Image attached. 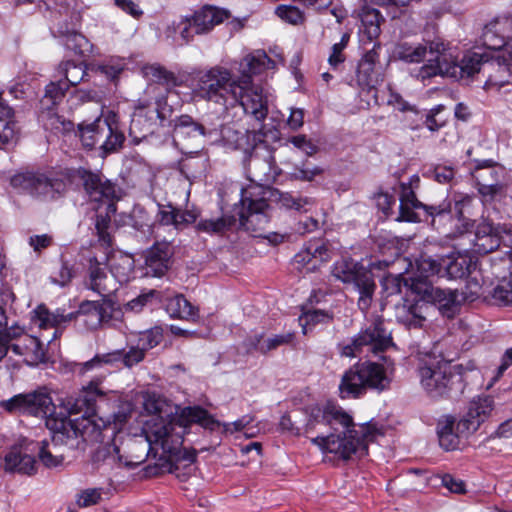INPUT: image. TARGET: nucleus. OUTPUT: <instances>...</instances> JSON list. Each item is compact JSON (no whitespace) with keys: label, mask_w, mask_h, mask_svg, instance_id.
Returning a JSON list of instances; mask_svg holds the SVG:
<instances>
[{"label":"nucleus","mask_w":512,"mask_h":512,"mask_svg":"<svg viewBox=\"0 0 512 512\" xmlns=\"http://www.w3.org/2000/svg\"><path fill=\"white\" fill-rule=\"evenodd\" d=\"M110 372L106 369L80 393L61 397L57 404L47 393L35 391L15 395L2 401L1 406L8 412L44 418L46 427L53 433V448L56 440L81 437L84 441H98L106 422L95 413L96 397L104 394L99 385Z\"/></svg>","instance_id":"f257e3e1"},{"label":"nucleus","mask_w":512,"mask_h":512,"mask_svg":"<svg viewBox=\"0 0 512 512\" xmlns=\"http://www.w3.org/2000/svg\"><path fill=\"white\" fill-rule=\"evenodd\" d=\"M191 424H198L213 431L219 424L207 410L200 406L185 407L177 419L153 417L145 422L143 435L130 439V468L143 463L150 455L169 465V471L178 464L191 465L197 452L182 447L183 437Z\"/></svg>","instance_id":"f03ea898"},{"label":"nucleus","mask_w":512,"mask_h":512,"mask_svg":"<svg viewBox=\"0 0 512 512\" xmlns=\"http://www.w3.org/2000/svg\"><path fill=\"white\" fill-rule=\"evenodd\" d=\"M501 38L497 43L490 44L495 36L492 32L485 33V43L495 52L479 53L467 52L460 62L449 60L442 53L438 55V63H430L421 71V76L434 77L437 75L450 77L468 84L476 75L486 78L484 87L486 89L501 88L512 82V16L506 17L499 23Z\"/></svg>","instance_id":"7ed1b4c3"},{"label":"nucleus","mask_w":512,"mask_h":512,"mask_svg":"<svg viewBox=\"0 0 512 512\" xmlns=\"http://www.w3.org/2000/svg\"><path fill=\"white\" fill-rule=\"evenodd\" d=\"M304 433L314 434L311 442L322 451L334 453L343 459L353 454L360 457L368 452V444L383 435L376 423L361 424L356 429L352 417L341 407L327 403L304 409Z\"/></svg>","instance_id":"20e7f679"},{"label":"nucleus","mask_w":512,"mask_h":512,"mask_svg":"<svg viewBox=\"0 0 512 512\" xmlns=\"http://www.w3.org/2000/svg\"><path fill=\"white\" fill-rule=\"evenodd\" d=\"M84 188L88 195L90 209L95 211V230L98 236L96 246L102 250L103 255L89 258L90 288H99L102 280L106 278L105 265L112 252V238L108 233L111 216L116 212L114 185L103 180L98 174L85 172L82 176Z\"/></svg>","instance_id":"39448f33"},{"label":"nucleus","mask_w":512,"mask_h":512,"mask_svg":"<svg viewBox=\"0 0 512 512\" xmlns=\"http://www.w3.org/2000/svg\"><path fill=\"white\" fill-rule=\"evenodd\" d=\"M126 307L127 305L121 307L110 297L101 301H84L77 312L67 314L60 309L50 312L45 306L40 305L34 310L33 321L40 329H55L52 338L48 340L51 342L61 333V327L76 318H81L82 323L90 330L98 328L102 323H110L117 327L123 323V309Z\"/></svg>","instance_id":"423d86ee"},{"label":"nucleus","mask_w":512,"mask_h":512,"mask_svg":"<svg viewBox=\"0 0 512 512\" xmlns=\"http://www.w3.org/2000/svg\"><path fill=\"white\" fill-rule=\"evenodd\" d=\"M477 291L470 290H406L403 297V308L412 316L410 325L421 327L425 317L422 315L429 308V303L434 305L440 314L447 318H453L460 312L465 302L477 300Z\"/></svg>","instance_id":"0eeeda50"},{"label":"nucleus","mask_w":512,"mask_h":512,"mask_svg":"<svg viewBox=\"0 0 512 512\" xmlns=\"http://www.w3.org/2000/svg\"><path fill=\"white\" fill-rule=\"evenodd\" d=\"M239 81L223 66L199 70L193 77V91L202 100L222 107L224 111L236 107Z\"/></svg>","instance_id":"6e6552de"},{"label":"nucleus","mask_w":512,"mask_h":512,"mask_svg":"<svg viewBox=\"0 0 512 512\" xmlns=\"http://www.w3.org/2000/svg\"><path fill=\"white\" fill-rule=\"evenodd\" d=\"M418 376L422 388L434 399L457 397L465 388L462 373L444 359L423 360L418 367Z\"/></svg>","instance_id":"1a4fd4ad"},{"label":"nucleus","mask_w":512,"mask_h":512,"mask_svg":"<svg viewBox=\"0 0 512 512\" xmlns=\"http://www.w3.org/2000/svg\"><path fill=\"white\" fill-rule=\"evenodd\" d=\"M400 264L405 266V271L382 276L380 279L382 288H418V285L432 288L433 283L429 278L440 274L442 270L440 255H435V257L421 255L415 260V265L408 259L399 257L392 263V266Z\"/></svg>","instance_id":"9d476101"},{"label":"nucleus","mask_w":512,"mask_h":512,"mask_svg":"<svg viewBox=\"0 0 512 512\" xmlns=\"http://www.w3.org/2000/svg\"><path fill=\"white\" fill-rule=\"evenodd\" d=\"M389 385L390 379L384 367L376 362L365 361L353 365L343 374L339 395L342 399H355L363 396L368 389L381 392Z\"/></svg>","instance_id":"9b49d317"},{"label":"nucleus","mask_w":512,"mask_h":512,"mask_svg":"<svg viewBox=\"0 0 512 512\" xmlns=\"http://www.w3.org/2000/svg\"><path fill=\"white\" fill-rule=\"evenodd\" d=\"M399 212L397 221L419 222L431 218V224L452 219V200L445 198L438 204H424L419 201L415 189L409 185H400Z\"/></svg>","instance_id":"f8f14e48"},{"label":"nucleus","mask_w":512,"mask_h":512,"mask_svg":"<svg viewBox=\"0 0 512 512\" xmlns=\"http://www.w3.org/2000/svg\"><path fill=\"white\" fill-rule=\"evenodd\" d=\"M156 87H148L146 96L139 99L134 106V112L130 119V136L136 132L143 133V137L151 134L164 122L172 113V107L167 103L165 95L148 97V94H155Z\"/></svg>","instance_id":"ddd939ff"},{"label":"nucleus","mask_w":512,"mask_h":512,"mask_svg":"<svg viewBox=\"0 0 512 512\" xmlns=\"http://www.w3.org/2000/svg\"><path fill=\"white\" fill-rule=\"evenodd\" d=\"M388 266V262L378 261L371 263L367 269L351 258H342L333 265L332 277L343 284H352L354 288H376L374 278L380 280L383 275H376L375 271L380 272Z\"/></svg>","instance_id":"4468645a"},{"label":"nucleus","mask_w":512,"mask_h":512,"mask_svg":"<svg viewBox=\"0 0 512 512\" xmlns=\"http://www.w3.org/2000/svg\"><path fill=\"white\" fill-rule=\"evenodd\" d=\"M392 344L391 333L385 328L384 321L378 318L364 331L360 332L350 344L342 346L341 355L356 357L358 353L363 351L364 347H367V351L378 354Z\"/></svg>","instance_id":"2eb2a0df"},{"label":"nucleus","mask_w":512,"mask_h":512,"mask_svg":"<svg viewBox=\"0 0 512 512\" xmlns=\"http://www.w3.org/2000/svg\"><path fill=\"white\" fill-rule=\"evenodd\" d=\"M255 190L256 188L241 189L239 224L247 231L260 233L269 222L267 214L269 205L264 197L256 196Z\"/></svg>","instance_id":"dca6fc26"},{"label":"nucleus","mask_w":512,"mask_h":512,"mask_svg":"<svg viewBox=\"0 0 512 512\" xmlns=\"http://www.w3.org/2000/svg\"><path fill=\"white\" fill-rule=\"evenodd\" d=\"M230 12L213 5H205L195 11L190 17H186L179 24L180 36L186 42L193 39L194 35L207 34L213 28L229 19Z\"/></svg>","instance_id":"f3484780"},{"label":"nucleus","mask_w":512,"mask_h":512,"mask_svg":"<svg viewBox=\"0 0 512 512\" xmlns=\"http://www.w3.org/2000/svg\"><path fill=\"white\" fill-rule=\"evenodd\" d=\"M10 183L16 189L45 199H54L65 190V183L61 179L51 178L43 173H19L11 178Z\"/></svg>","instance_id":"a211bd4d"},{"label":"nucleus","mask_w":512,"mask_h":512,"mask_svg":"<svg viewBox=\"0 0 512 512\" xmlns=\"http://www.w3.org/2000/svg\"><path fill=\"white\" fill-rule=\"evenodd\" d=\"M471 251L476 254L485 255L495 251L500 243L512 249V226L493 224L487 220L480 222L475 230Z\"/></svg>","instance_id":"6ab92c4d"},{"label":"nucleus","mask_w":512,"mask_h":512,"mask_svg":"<svg viewBox=\"0 0 512 512\" xmlns=\"http://www.w3.org/2000/svg\"><path fill=\"white\" fill-rule=\"evenodd\" d=\"M428 51L432 57L428 60V62L425 65H423L418 70V73L416 74L417 78L425 80L428 79L429 77L423 78L420 75L422 69L429 65L430 63H438V55L442 56V53H444L449 60H454L452 58V55L447 53V48L443 41L436 39L425 44L419 43L417 45H413L407 42L400 43L399 45H397L395 49V55L399 60L404 61L406 63H419L424 60Z\"/></svg>","instance_id":"aec40b11"},{"label":"nucleus","mask_w":512,"mask_h":512,"mask_svg":"<svg viewBox=\"0 0 512 512\" xmlns=\"http://www.w3.org/2000/svg\"><path fill=\"white\" fill-rule=\"evenodd\" d=\"M237 104L246 114L263 122L268 114L269 93L261 85L239 83L236 90Z\"/></svg>","instance_id":"412c9836"},{"label":"nucleus","mask_w":512,"mask_h":512,"mask_svg":"<svg viewBox=\"0 0 512 512\" xmlns=\"http://www.w3.org/2000/svg\"><path fill=\"white\" fill-rule=\"evenodd\" d=\"M38 443L26 438L20 439L4 457L3 468L7 472L31 476L36 473V459L33 456Z\"/></svg>","instance_id":"4be33fe9"},{"label":"nucleus","mask_w":512,"mask_h":512,"mask_svg":"<svg viewBox=\"0 0 512 512\" xmlns=\"http://www.w3.org/2000/svg\"><path fill=\"white\" fill-rule=\"evenodd\" d=\"M494 401L490 396H479L474 398L468 405L466 413L458 420H455L456 430L468 437L475 433L480 425L488 418L493 410Z\"/></svg>","instance_id":"5701e85b"},{"label":"nucleus","mask_w":512,"mask_h":512,"mask_svg":"<svg viewBox=\"0 0 512 512\" xmlns=\"http://www.w3.org/2000/svg\"><path fill=\"white\" fill-rule=\"evenodd\" d=\"M504 170L492 160L478 161L472 177L475 179L478 191L484 198L493 199L503 188Z\"/></svg>","instance_id":"b1692460"},{"label":"nucleus","mask_w":512,"mask_h":512,"mask_svg":"<svg viewBox=\"0 0 512 512\" xmlns=\"http://www.w3.org/2000/svg\"><path fill=\"white\" fill-rule=\"evenodd\" d=\"M362 48L365 52L358 63L356 82L363 91L373 92L379 82L380 72L377 63L379 61L378 50L381 45L374 43L371 48L367 46H362Z\"/></svg>","instance_id":"393cba45"},{"label":"nucleus","mask_w":512,"mask_h":512,"mask_svg":"<svg viewBox=\"0 0 512 512\" xmlns=\"http://www.w3.org/2000/svg\"><path fill=\"white\" fill-rule=\"evenodd\" d=\"M173 253L171 243L156 242L145 254V276L162 277L171 266Z\"/></svg>","instance_id":"a878e982"},{"label":"nucleus","mask_w":512,"mask_h":512,"mask_svg":"<svg viewBox=\"0 0 512 512\" xmlns=\"http://www.w3.org/2000/svg\"><path fill=\"white\" fill-rule=\"evenodd\" d=\"M329 258L330 251L328 247L320 241H314L309 242L305 248L293 257L292 265L299 272H313Z\"/></svg>","instance_id":"bb28decb"},{"label":"nucleus","mask_w":512,"mask_h":512,"mask_svg":"<svg viewBox=\"0 0 512 512\" xmlns=\"http://www.w3.org/2000/svg\"><path fill=\"white\" fill-rule=\"evenodd\" d=\"M10 350L29 366H36L45 360V350L42 342L35 336L24 335L18 341L10 344Z\"/></svg>","instance_id":"cd10ccee"},{"label":"nucleus","mask_w":512,"mask_h":512,"mask_svg":"<svg viewBox=\"0 0 512 512\" xmlns=\"http://www.w3.org/2000/svg\"><path fill=\"white\" fill-rule=\"evenodd\" d=\"M441 267L449 279H462L470 273L471 267L475 264L468 249L440 255Z\"/></svg>","instance_id":"c85d7f7f"},{"label":"nucleus","mask_w":512,"mask_h":512,"mask_svg":"<svg viewBox=\"0 0 512 512\" xmlns=\"http://www.w3.org/2000/svg\"><path fill=\"white\" fill-rule=\"evenodd\" d=\"M274 62L268 57L265 51L256 50L246 55L239 64V83L251 84L252 77L259 75L268 69Z\"/></svg>","instance_id":"c756f323"},{"label":"nucleus","mask_w":512,"mask_h":512,"mask_svg":"<svg viewBox=\"0 0 512 512\" xmlns=\"http://www.w3.org/2000/svg\"><path fill=\"white\" fill-rule=\"evenodd\" d=\"M361 26L359 28V41L361 46H367L377 43L376 40L380 35V24L383 17L380 12L371 7H363L360 14Z\"/></svg>","instance_id":"7c9ffc66"},{"label":"nucleus","mask_w":512,"mask_h":512,"mask_svg":"<svg viewBox=\"0 0 512 512\" xmlns=\"http://www.w3.org/2000/svg\"><path fill=\"white\" fill-rule=\"evenodd\" d=\"M68 89V84L62 81V79L56 82H50L46 86L45 94L40 100L42 111L39 115V121L43 123L45 129H48V124L45 122V119L54 120L56 118L53 107L61 101Z\"/></svg>","instance_id":"2f4dec72"},{"label":"nucleus","mask_w":512,"mask_h":512,"mask_svg":"<svg viewBox=\"0 0 512 512\" xmlns=\"http://www.w3.org/2000/svg\"><path fill=\"white\" fill-rule=\"evenodd\" d=\"M91 126L95 140L105 152L116 150L125 140L124 135L113 128L107 119L99 117L91 123Z\"/></svg>","instance_id":"473e14b6"},{"label":"nucleus","mask_w":512,"mask_h":512,"mask_svg":"<svg viewBox=\"0 0 512 512\" xmlns=\"http://www.w3.org/2000/svg\"><path fill=\"white\" fill-rule=\"evenodd\" d=\"M162 339V334L159 330H147L133 335L130 338V365L138 363L143 360L145 352L157 346Z\"/></svg>","instance_id":"72a5a7b5"},{"label":"nucleus","mask_w":512,"mask_h":512,"mask_svg":"<svg viewBox=\"0 0 512 512\" xmlns=\"http://www.w3.org/2000/svg\"><path fill=\"white\" fill-rule=\"evenodd\" d=\"M138 72L146 80L164 85L168 88L180 86L182 84V80L174 72L166 69L158 63L139 66Z\"/></svg>","instance_id":"f704fd0d"},{"label":"nucleus","mask_w":512,"mask_h":512,"mask_svg":"<svg viewBox=\"0 0 512 512\" xmlns=\"http://www.w3.org/2000/svg\"><path fill=\"white\" fill-rule=\"evenodd\" d=\"M437 434L439 445L445 451L458 449L460 446V439L463 437V435L456 430L455 417L451 415L445 416L438 422Z\"/></svg>","instance_id":"c9c22d12"},{"label":"nucleus","mask_w":512,"mask_h":512,"mask_svg":"<svg viewBox=\"0 0 512 512\" xmlns=\"http://www.w3.org/2000/svg\"><path fill=\"white\" fill-rule=\"evenodd\" d=\"M164 308L171 318L187 321H196L198 309L193 306L182 294L165 300Z\"/></svg>","instance_id":"e433bc0d"},{"label":"nucleus","mask_w":512,"mask_h":512,"mask_svg":"<svg viewBox=\"0 0 512 512\" xmlns=\"http://www.w3.org/2000/svg\"><path fill=\"white\" fill-rule=\"evenodd\" d=\"M118 364L128 366V353L124 350H115L106 354H97L91 360L85 362L82 367L83 372L93 369H100L104 366L111 368L118 367Z\"/></svg>","instance_id":"4c0bfd02"},{"label":"nucleus","mask_w":512,"mask_h":512,"mask_svg":"<svg viewBox=\"0 0 512 512\" xmlns=\"http://www.w3.org/2000/svg\"><path fill=\"white\" fill-rule=\"evenodd\" d=\"M294 340V332L273 335L267 339H263V335L260 334L250 339V346L262 354H267L268 352L275 350L280 346L293 344Z\"/></svg>","instance_id":"58836bf2"},{"label":"nucleus","mask_w":512,"mask_h":512,"mask_svg":"<svg viewBox=\"0 0 512 512\" xmlns=\"http://www.w3.org/2000/svg\"><path fill=\"white\" fill-rule=\"evenodd\" d=\"M57 72L59 76L63 77L62 81L68 84V88L79 84L87 74L83 63H75L73 61L61 62Z\"/></svg>","instance_id":"ea45409f"},{"label":"nucleus","mask_w":512,"mask_h":512,"mask_svg":"<svg viewBox=\"0 0 512 512\" xmlns=\"http://www.w3.org/2000/svg\"><path fill=\"white\" fill-rule=\"evenodd\" d=\"M236 223V219L233 216H222L217 219H202L197 225L196 229L199 232L213 234H223L229 230Z\"/></svg>","instance_id":"a19ab883"},{"label":"nucleus","mask_w":512,"mask_h":512,"mask_svg":"<svg viewBox=\"0 0 512 512\" xmlns=\"http://www.w3.org/2000/svg\"><path fill=\"white\" fill-rule=\"evenodd\" d=\"M127 63L125 58L110 57L102 62L95 64L93 70L106 77L109 81H115L119 75L124 71Z\"/></svg>","instance_id":"79ce46f5"},{"label":"nucleus","mask_w":512,"mask_h":512,"mask_svg":"<svg viewBox=\"0 0 512 512\" xmlns=\"http://www.w3.org/2000/svg\"><path fill=\"white\" fill-rule=\"evenodd\" d=\"M130 226L141 234V238H149L153 233L152 220L140 205H134L130 212Z\"/></svg>","instance_id":"37998d69"},{"label":"nucleus","mask_w":512,"mask_h":512,"mask_svg":"<svg viewBox=\"0 0 512 512\" xmlns=\"http://www.w3.org/2000/svg\"><path fill=\"white\" fill-rule=\"evenodd\" d=\"M477 300L482 299L488 305L508 306L512 305V290H476Z\"/></svg>","instance_id":"c03bdc74"},{"label":"nucleus","mask_w":512,"mask_h":512,"mask_svg":"<svg viewBox=\"0 0 512 512\" xmlns=\"http://www.w3.org/2000/svg\"><path fill=\"white\" fill-rule=\"evenodd\" d=\"M62 41L66 49L71 50L76 55H84L90 46L87 38L76 31H67L63 34Z\"/></svg>","instance_id":"a18cd8bd"},{"label":"nucleus","mask_w":512,"mask_h":512,"mask_svg":"<svg viewBox=\"0 0 512 512\" xmlns=\"http://www.w3.org/2000/svg\"><path fill=\"white\" fill-rule=\"evenodd\" d=\"M176 131L190 136H206L211 133L207 132L206 128L201 123L195 121L189 115H181L178 118Z\"/></svg>","instance_id":"49530a36"},{"label":"nucleus","mask_w":512,"mask_h":512,"mask_svg":"<svg viewBox=\"0 0 512 512\" xmlns=\"http://www.w3.org/2000/svg\"><path fill=\"white\" fill-rule=\"evenodd\" d=\"M275 14L284 22L291 25H299L304 22V13L292 5H279L275 9Z\"/></svg>","instance_id":"de8ad7c7"},{"label":"nucleus","mask_w":512,"mask_h":512,"mask_svg":"<svg viewBox=\"0 0 512 512\" xmlns=\"http://www.w3.org/2000/svg\"><path fill=\"white\" fill-rule=\"evenodd\" d=\"M332 319L328 313L323 310H311L304 313L299 317L300 325L302 326V332L307 334L308 326H314L318 323L329 322Z\"/></svg>","instance_id":"09e8293b"},{"label":"nucleus","mask_w":512,"mask_h":512,"mask_svg":"<svg viewBox=\"0 0 512 512\" xmlns=\"http://www.w3.org/2000/svg\"><path fill=\"white\" fill-rule=\"evenodd\" d=\"M38 457L43 465L47 468H55L63 463L62 455H55L47 441H42L39 447Z\"/></svg>","instance_id":"8fccbe9b"},{"label":"nucleus","mask_w":512,"mask_h":512,"mask_svg":"<svg viewBox=\"0 0 512 512\" xmlns=\"http://www.w3.org/2000/svg\"><path fill=\"white\" fill-rule=\"evenodd\" d=\"M470 196H464L461 199L454 201L455 216L458 217V222L461 224L462 229L459 231L461 236H464L470 229L473 228L474 222L463 216L462 208L471 203Z\"/></svg>","instance_id":"3c124183"},{"label":"nucleus","mask_w":512,"mask_h":512,"mask_svg":"<svg viewBox=\"0 0 512 512\" xmlns=\"http://www.w3.org/2000/svg\"><path fill=\"white\" fill-rule=\"evenodd\" d=\"M283 206L295 209L299 212H308L314 205V200L308 197H294L290 194H283L280 199Z\"/></svg>","instance_id":"603ef678"},{"label":"nucleus","mask_w":512,"mask_h":512,"mask_svg":"<svg viewBox=\"0 0 512 512\" xmlns=\"http://www.w3.org/2000/svg\"><path fill=\"white\" fill-rule=\"evenodd\" d=\"M143 406H144V409L146 412H148L149 414H153L152 417L150 419H152L153 417H162L163 416L161 415V412H162V408L164 406V401L159 397L157 396L155 393H147L145 396H144V402H143ZM180 413L176 416V417H164V419H177L179 417Z\"/></svg>","instance_id":"864d4df0"},{"label":"nucleus","mask_w":512,"mask_h":512,"mask_svg":"<svg viewBox=\"0 0 512 512\" xmlns=\"http://www.w3.org/2000/svg\"><path fill=\"white\" fill-rule=\"evenodd\" d=\"M220 136L224 145L231 149H239L244 140L242 133L229 126H222Z\"/></svg>","instance_id":"5fc2aeb1"},{"label":"nucleus","mask_w":512,"mask_h":512,"mask_svg":"<svg viewBox=\"0 0 512 512\" xmlns=\"http://www.w3.org/2000/svg\"><path fill=\"white\" fill-rule=\"evenodd\" d=\"M126 432L119 429L113 438V451L116 455L120 465L128 466V457L126 456V445H125Z\"/></svg>","instance_id":"6e6d98bb"},{"label":"nucleus","mask_w":512,"mask_h":512,"mask_svg":"<svg viewBox=\"0 0 512 512\" xmlns=\"http://www.w3.org/2000/svg\"><path fill=\"white\" fill-rule=\"evenodd\" d=\"M103 490L101 488H89L83 490L77 497L79 507H89L99 503Z\"/></svg>","instance_id":"4d7b16f0"},{"label":"nucleus","mask_w":512,"mask_h":512,"mask_svg":"<svg viewBox=\"0 0 512 512\" xmlns=\"http://www.w3.org/2000/svg\"><path fill=\"white\" fill-rule=\"evenodd\" d=\"M4 333L0 334V342L4 343L6 348V354L10 350V344L16 342L24 335H28L23 327L18 325H12L7 327L3 331Z\"/></svg>","instance_id":"13d9d810"},{"label":"nucleus","mask_w":512,"mask_h":512,"mask_svg":"<svg viewBox=\"0 0 512 512\" xmlns=\"http://www.w3.org/2000/svg\"><path fill=\"white\" fill-rule=\"evenodd\" d=\"M323 169L319 166L312 168L306 167L305 164L302 167L296 166L291 173V176L300 181H312L316 176L322 174Z\"/></svg>","instance_id":"bf43d9fd"},{"label":"nucleus","mask_w":512,"mask_h":512,"mask_svg":"<svg viewBox=\"0 0 512 512\" xmlns=\"http://www.w3.org/2000/svg\"><path fill=\"white\" fill-rule=\"evenodd\" d=\"M289 142L308 156H312L318 151V147L305 135L292 136Z\"/></svg>","instance_id":"052dcab7"},{"label":"nucleus","mask_w":512,"mask_h":512,"mask_svg":"<svg viewBox=\"0 0 512 512\" xmlns=\"http://www.w3.org/2000/svg\"><path fill=\"white\" fill-rule=\"evenodd\" d=\"M249 171L252 174V181H263L265 179L262 177V175H268L270 171V166L265 161L254 158L251 159L249 163Z\"/></svg>","instance_id":"680f3d73"},{"label":"nucleus","mask_w":512,"mask_h":512,"mask_svg":"<svg viewBox=\"0 0 512 512\" xmlns=\"http://www.w3.org/2000/svg\"><path fill=\"white\" fill-rule=\"evenodd\" d=\"M75 277V270L72 265L63 262L57 275L52 277V282L56 285L66 286L72 278Z\"/></svg>","instance_id":"e2e57ef3"},{"label":"nucleus","mask_w":512,"mask_h":512,"mask_svg":"<svg viewBox=\"0 0 512 512\" xmlns=\"http://www.w3.org/2000/svg\"><path fill=\"white\" fill-rule=\"evenodd\" d=\"M376 203L386 216H390L393 214V208L397 203V199L388 192H381L376 196Z\"/></svg>","instance_id":"0e129e2a"},{"label":"nucleus","mask_w":512,"mask_h":512,"mask_svg":"<svg viewBox=\"0 0 512 512\" xmlns=\"http://www.w3.org/2000/svg\"><path fill=\"white\" fill-rule=\"evenodd\" d=\"M199 216V213L192 209V210H180L176 208V220L175 222V228L176 229H183L189 224H192L196 222L197 218Z\"/></svg>","instance_id":"69168bd1"},{"label":"nucleus","mask_w":512,"mask_h":512,"mask_svg":"<svg viewBox=\"0 0 512 512\" xmlns=\"http://www.w3.org/2000/svg\"><path fill=\"white\" fill-rule=\"evenodd\" d=\"M279 427L282 432L289 433L293 436H298L301 434V427L299 426V422L290 414H284L279 422Z\"/></svg>","instance_id":"338daca9"},{"label":"nucleus","mask_w":512,"mask_h":512,"mask_svg":"<svg viewBox=\"0 0 512 512\" xmlns=\"http://www.w3.org/2000/svg\"><path fill=\"white\" fill-rule=\"evenodd\" d=\"M455 176V170L451 166L438 165L434 168L433 177L441 184L450 183Z\"/></svg>","instance_id":"774afa93"}]
</instances>
